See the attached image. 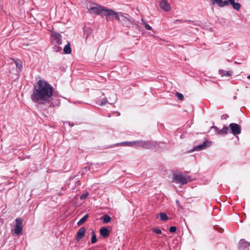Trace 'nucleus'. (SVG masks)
<instances>
[{
	"label": "nucleus",
	"mask_w": 250,
	"mask_h": 250,
	"mask_svg": "<svg viewBox=\"0 0 250 250\" xmlns=\"http://www.w3.org/2000/svg\"><path fill=\"white\" fill-rule=\"evenodd\" d=\"M176 204H177V205L178 206H180V202H179V201H178V200H177L176 201Z\"/></svg>",
	"instance_id": "72a5a7b5"
},
{
	"label": "nucleus",
	"mask_w": 250,
	"mask_h": 250,
	"mask_svg": "<svg viewBox=\"0 0 250 250\" xmlns=\"http://www.w3.org/2000/svg\"><path fill=\"white\" fill-rule=\"evenodd\" d=\"M173 181L177 184L185 185L188 183V180L181 173H173Z\"/></svg>",
	"instance_id": "423d86ee"
},
{
	"label": "nucleus",
	"mask_w": 250,
	"mask_h": 250,
	"mask_svg": "<svg viewBox=\"0 0 250 250\" xmlns=\"http://www.w3.org/2000/svg\"><path fill=\"white\" fill-rule=\"evenodd\" d=\"M220 74H221L222 75H226V76H229L231 75V72H230V71H227L226 73V72L223 70H221V71L220 70Z\"/></svg>",
	"instance_id": "bb28decb"
},
{
	"label": "nucleus",
	"mask_w": 250,
	"mask_h": 250,
	"mask_svg": "<svg viewBox=\"0 0 250 250\" xmlns=\"http://www.w3.org/2000/svg\"><path fill=\"white\" fill-rule=\"evenodd\" d=\"M124 143L130 146L135 147L136 148L142 147L145 149H152L157 145L156 142L151 140H138L133 142H126Z\"/></svg>",
	"instance_id": "7ed1b4c3"
},
{
	"label": "nucleus",
	"mask_w": 250,
	"mask_h": 250,
	"mask_svg": "<svg viewBox=\"0 0 250 250\" xmlns=\"http://www.w3.org/2000/svg\"><path fill=\"white\" fill-rule=\"evenodd\" d=\"M239 249L240 250H244L250 246V243L245 239H241L239 242Z\"/></svg>",
	"instance_id": "ddd939ff"
},
{
	"label": "nucleus",
	"mask_w": 250,
	"mask_h": 250,
	"mask_svg": "<svg viewBox=\"0 0 250 250\" xmlns=\"http://www.w3.org/2000/svg\"><path fill=\"white\" fill-rule=\"evenodd\" d=\"M89 195V193L88 192H85L83 194H82L81 196H80V199L81 200H84V199H85L87 196H88Z\"/></svg>",
	"instance_id": "a878e982"
},
{
	"label": "nucleus",
	"mask_w": 250,
	"mask_h": 250,
	"mask_svg": "<svg viewBox=\"0 0 250 250\" xmlns=\"http://www.w3.org/2000/svg\"><path fill=\"white\" fill-rule=\"evenodd\" d=\"M119 19L117 20L122 24L124 26L132 27L134 25H137V24L135 22L133 18H132L129 15L126 13H123L119 12Z\"/></svg>",
	"instance_id": "20e7f679"
},
{
	"label": "nucleus",
	"mask_w": 250,
	"mask_h": 250,
	"mask_svg": "<svg viewBox=\"0 0 250 250\" xmlns=\"http://www.w3.org/2000/svg\"><path fill=\"white\" fill-rule=\"evenodd\" d=\"M211 145V143L209 141L206 140L202 144L195 146L193 147L192 151H200L205 149Z\"/></svg>",
	"instance_id": "1a4fd4ad"
},
{
	"label": "nucleus",
	"mask_w": 250,
	"mask_h": 250,
	"mask_svg": "<svg viewBox=\"0 0 250 250\" xmlns=\"http://www.w3.org/2000/svg\"><path fill=\"white\" fill-rule=\"evenodd\" d=\"M227 2H228V5L229 4H231L234 9L237 11L240 10L241 6L240 3L235 2L234 0H227Z\"/></svg>",
	"instance_id": "4468645a"
},
{
	"label": "nucleus",
	"mask_w": 250,
	"mask_h": 250,
	"mask_svg": "<svg viewBox=\"0 0 250 250\" xmlns=\"http://www.w3.org/2000/svg\"><path fill=\"white\" fill-rule=\"evenodd\" d=\"M88 217V215L87 214H85L83 217H82L77 223V225L79 226H81L83 224L86 220L87 219Z\"/></svg>",
	"instance_id": "a211bd4d"
},
{
	"label": "nucleus",
	"mask_w": 250,
	"mask_h": 250,
	"mask_svg": "<svg viewBox=\"0 0 250 250\" xmlns=\"http://www.w3.org/2000/svg\"><path fill=\"white\" fill-rule=\"evenodd\" d=\"M54 88L44 80H39L34 85L33 93L31 95L32 101L40 104H49L52 107L51 101Z\"/></svg>",
	"instance_id": "f257e3e1"
},
{
	"label": "nucleus",
	"mask_w": 250,
	"mask_h": 250,
	"mask_svg": "<svg viewBox=\"0 0 250 250\" xmlns=\"http://www.w3.org/2000/svg\"><path fill=\"white\" fill-rule=\"evenodd\" d=\"M152 230L154 232L156 233L157 234H161L162 233L161 230L159 229H153Z\"/></svg>",
	"instance_id": "2f4dec72"
},
{
	"label": "nucleus",
	"mask_w": 250,
	"mask_h": 250,
	"mask_svg": "<svg viewBox=\"0 0 250 250\" xmlns=\"http://www.w3.org/2000/svg\"><path fill=\"white\" fill-rule=\"evenodd\" d=\"M213 4H217L220 7H224L228 5V2L227 0H211Z\"/></svg>",
	"instance_id": "2eb2a0df"
},
{
	"label": "nucleus",
	"mask_w": 250,
	"mask_h": 250,
	"mask_svg": "<svg viewBox=\"0 0 250 250\" xmlns=\"http://www.w3.org/2000/svg\"><path fill=\"white\" fill-rule=\"evenodd\" d=\"M89 170H90V167H85L82 169V173L85 174Z\"/></svg>",
	"instance_id": "cd10ccee"
},
{
	"label": "nucleus",
	"mask_w": 250,
	"mask_h": 250,
	"mask_svg": "<svg viewBox=\"0 0 250 250\" xmlns=\"http://www.w3.org/2000/svg\"><path fill=\"white\" fill-rule=\"evenodd\" d=\"M89 11L96 15L105 17L107 21H114L119 19V12H115L111 9L96 4L89 9Z\"/></svg>",
	"instance_id": "f03ea898"
},
{
	"label": "nucleus",
	"mask_w": 250,
	"mask_h": 250,
	"mask_svg": "<svg viewBox=\"0 0 250 250\" xmlns=\"http://www.w3.org/2000/svg\"><path fill=\"white\" fill-rule=\"evenodd\" d=\"M211 128H214L218 135H226L229 132V127L226 126H224L222 129H220L215 126H212Z\"/></svg>",
	"instance_id": "9d476101"
},
{
	"label": "nucleus",
	"mask_w": 250,
	"mask_h": 250,
	"mask_svg": "<svg viewBox=\"0 0 250 250\" xmlns=\"http://www.w3.org/2000/svg\"><path fill=\"white\" fill-rule=\"evenodd\" d=\"M176 96H177V98L178 99V100H180V101H183V99H184V96L182 94L178 92H177L176 93Z\"/></svg>",
	"instance_id": "393cba45"
},
{
	"label": "nucleus",
	"mask_w": 250,
	"mask_h": 250,
	"mask_svg": "<svg viewBox=\"0 0 250 250\" xmlns=\"http://www.w3.org/2000/svg\"><path fill=\"white\" fill-rule=\"evenodd\" d=\"M107 103V100L106 99H103L102 100L101 103L99 104L101 106H103L105 105Z\"/></svg>",
	"instance_id": "c85d7f7f"
},
{
	"label": "nucleus",
	"mask_w": 250,
	"mask_h": 250,
	"mask_svg": "<svg viewBox=\"0 0 250 250\" xmlns=\"http://www.w3.org/2000/svg\"><path fill=\"white\" fill-rule=\"evenodd\" d=\"M97 241L96 235L95 232L93 231L92 233V237L91 239V242L92 244H94Z\"/></svg>",
	"instance_id": "4be33fe9"
},
{
	"label": "nucleus",
	"mask_w": 250,
	"mask_h": 250,
	"mask_svg": "<svg viewBox=\"0 0 250 250\" xmlns=\"http://www.w3.org/2000/svg\"><path fill=\"white\" fill-rule=\"evenodd\" d=\"M15 221V233L17 235H20L23 229L22 220L21 218H17Z\"/></svg>",
	"instance_id": "6e6552de"
},
{
	"label": "nucleus",
	"mask_w": 250,
	"mask_h": 250,
	"mask_svg": "<svg viewBox=\"0 0 250 250\" xmlns=\"http://www.w3.org/2000/svg\"><path fill=\"white\" fill-rule=\"evenodd\" d=\"M229 117V115L226 114H224L221 116L222 120H227Z\"/></svg>",
	"instance_id": "473e14b6"
},
{
	"label": "nucleus",
	"mask_w": 250,
	"mask_h": 250,
	"mask_svg": "<svg viewBox=\"0 0 250 250\" xmlns=\"http://www.w3.org/2000/svg\"><path fill=\"white\" fill-rule=\"evenodd\" d=\"M85 232V229L84 227H81L78 230L77 233L76 239L77 241H80L82 238L84 236Z\"/></svg>",
	"instance_id": "f8f14e48"
},
{
	"label": "nucleus",
	"mask_w": 250,
	"mask_h": 250,
	"mask_svg": "<svg viewBox=\"0 0 250 250\" xmlns=\"http://www.w3.org/2000/svg\"><path fill=\"white\" fill-rule=\"evenodd\" d=\"M229 133H232L234 136H237L241 133V126L236 123H231L229 125Z\"/></svg>",
	"instance_id": "39448f33"
},
{
	"label": "nucleus",
	"mask_w": 250,
	"mask_h": 250,
	"mask_svg": "<svg viewBox=\"0 0 250 250\" xmlns=\"http://www.w3.org/2000/svg\"><path fill=\"white\" fill-rule=\"evenodd\" d=\"M160 219L161 221H166L168 219V217L165 213H160L159 214Z\"/></svg>",
	"instance_id": "aec40b11"
},
{
	"label": "nucleus",
	"mask_w": 250,
	"mask_h": 250,
	"mask_svg": "<svg viewBox=\"0 0 250 250\" xmlns=\"http://www.w3.org/2000/svg\"><path fill=\"white\" fill-rule=\"evenodd\" d=\"M111 217L107 214L104 215L101 217V220H102L105 223H108L111 221Z\"/></svg>",
	"instance_id": "6ab92c4d"
},
{
	"label": "nucleus",
	"mask_w": 250,
	"mask_h": 250,
	"mask_svg": "<svg viewBox=\"0 0 250 250\" xmlns=\"http://www.w3.org/2000/svg\"><path fill=\"white\" fill-rule=\"evenodd\" d=\"M188 21L183 20H176L173 21L174 24H176L177 23H183L187 21Z\"/></svg>",
	"instance_id": "c756f323"
},
{
	"label": "nucleus",
	"mask_w": 250,
	"mask_h": 250,
	"mask_svg": "<svg viewBox=\"0 0 250 250\" xmlns=\"http://www.w3.org/2000/svg\"><path fill=\"white\" fill-rule=\"evenodd\" d=\"M142 22L146 29L149 30L152 29L151 26L148 24L144 19L142 20Z\"/></svg>",
	"instance_id": "5701e85b"
},
{
	"label": "nucleus",
	"mask_w": 250,
	"mask_h": 250,
	"mask_svg": "<svg viewBox=\"0 0 250 250\" xmlns=\"http://www.w3.org/2000/svg\"><path fill=\"white\" fill-rule=\"evenodd\" d=\"M15 62L17 68L20 69L22 67V62L20 60H17Z\"/></svg>",
	"instance_id": "b1692460"
},
{
	"label": "nucleus",
	"mask_w": 250,
	"mask_h": 250,
	"mask_svg": "<svg viewBox=\"0 0 250 250\" xmlns=\"http://www.w3.org/2000/svg\"><path fill=\"white\" fill-rule=\"evenodd\" d=\"M100 233L104 238H107L109 235V230L107 228L102 227L100 230Z\"/></svg>",
	"instance_id": "dca6fc26"
},
{
	"label": "nucleus",
	"mask_w": 250,
	"mask_h": 250,
	"mask_svg": "<svg viewBox=\"0 0 250 250\" xmlns=\"http://www.w3.org/2000/svg\"><path fill=\"white\" fill-rule=\"evenodd\" d=\"M51 37L52 39L53 44H57L58 45L62 44V37L59 33L55 31L52 32Z\"/></svg>",
	"instance_id": "0eeeda50"
},
{
	"label": "nucleus",
	"mask_w": 250,
	"mask_h": 250,
	"mask_svg": "<svg viewBox=\"0 0 250 250\" xmlns=\"http://www.w3.org/2000/svg\"><path fill=\"white\" fill-rule=\"evenodd\" d=\"M63 51L65 54H69L71 53V49L70 47V44L69 42H67V44H66L63 48Z\"/></svg>",
	"instance_id": "f3484780"
},
{
	"label": "nucleus",
	"mask_w": 250,
	"mask_h": 250,
	"mask_svg": "<svg viewBox=\"0 0 250 250\" xmlns=\"http://www.w3.org/2000/svg\"><path fill=\"white\" fill-rule=\"evenodd\" d=\"M160 7L165 11H169L171 9V6L167 0H162L159 4Z\"/></svg>",
	"instance_id": "9b49d317"
},
{
	"label": "nucleus",
	"mask_w": 250,
	"mask_h": 250,
	"mask_svg": "<svg viewBox=\"0 0 250 250\" xmlns=\"http://www.w3.org/2000/svg\"><path fill=\"white\" fill-rule=\"evenodd\" d=\"M54 44V45L53 47V49L54 51H55L56 52H59L62 50V47L59 46L58 44Z\"/></svg>",
	"instance_id": "412c9836"
},
{
	"label": "nucleus",
	"mask_w": 250,
	"mask_h": 250,
	"mask_svg": "<svg viewBox=\"0 0 250 250\" xmlns=\"http://www.w3.org/2000/svg\"><path fill=\"white\" fill-rule=\"evenodd\" d=\"M177 228L175 226H171L169 228V231L171 233L175 232L176 231Z\"/></svg>",
	"instance_id": "7c9ffc66"
},
{
	"label": "nucleus",
	"mask_w": 250,
	"mask_h": 250,
	"mask_svg": "<svg viewBox=\"0 0 250 250\" xmlns=\"http://www.w3.org/2000/svg\"><path fill=\"white\" fill-rule=\"evenodd\" d=\"M248 78L250 80V75L248 76Z\"/></svg>",
	"instance_id": "f704fd0d"
}]
</instances>
